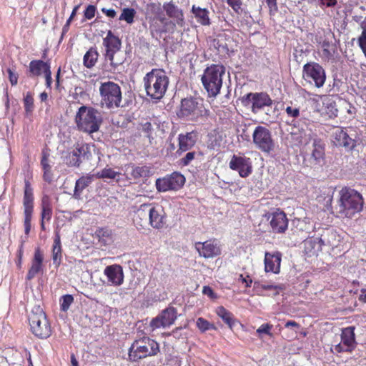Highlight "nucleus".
<instances>
[{"mask_svg":"<svg viewBox=\"0 0 366 366\" xmlns=\"http://www.w3.org/2000/svg\"><path fill=\"white\" fill-rule=\"evenodd\" d=\"M332 199L333 197L330 194L324 197L325 207L331 210V213L337 218L352 219L363 209L364 199L362 194L350 187H345L341 189L334 209L332 207Z\"/></svg>","mask_w":366,"mask_h":366,"instance_id":"1","label":"nucleus"},{"mask_svg":"<svg viewBox=\"0 0 366 366\" xmlns=\"http://www.w3.org/2000/svg\"><path fill=\"white\" fill-rule=\"evenodd\" d=\"M143 82L147 95L157 103L164 97L169 79L164 70L153 69L144 76Z\"/></svg>","mask_w":366,"mask_h":366,"instance_id":"2","label":"nucleus"},{"mask_svg":"<svg viewBox=\"0 0 366 366\" xmlns=\"http://www.w3.org/2000/svg\"><path fill=\"white\" fill-rule=\"evenodd\" d=\"M210 111L204 104V100L198 97H187L182 99L178 116L191 122H199L207 119Z\"/></svg>","mask_w":366,"mask_h":366,"instance_id":"3","label":"nucleus"},{"mask_svg":"<svg viewBox=\"0 0 366 366\" xmlns=\"http://www.w3.org/2000/svg\"><path fill=\"white\" fill-rule=\"evenodd\" d=\"M224 74L225 67L221 64H212L204 69L201 81L209 97H216L220 93Z\"/></svg>","mask_w":366,"mask_h":366,"instance_id":"4","label":"nucleus"},{"mask_svg":"<svg viewBox=\"0 0 366 366\" xmlns=\"http://www.w3.org/2000/svg\"><path fill=\"white\" fill-rule=\"evenodd\" d=\"M160 352L159 345L149 337L136 340L129 350V359L132 362L157 355Z\"/></svg>","mask_w":366,"mask_h":366,"instance_id":"5","label":"nucleus"},{"mask_svg":"<svg viewBox=\"0 0 366 366\" xmlns=\"http://www.w3.org/2000/svg\"><path fill=\"white\" fill-rule=\"evenodd\" d=\"M137 130L147 139L152 147L157 145L163 139L164 129L161 128L160 121L154 116L141 117L139 120Z\"/></svg>","mask_w":366,"mask_h":366,"instance_id":"6","label":"nucleus"},{"mask_svg":"<svg viewBox=\"0 0 366 366\" xmlns=\"http://www.w3.org/2000/svg\"><path fill=\"white\" fill-rule=\"evenodd\" d=\"M75 120L78 129L89 134L97 132L102 123V118L97 110L85 106L79 109Z\"/></svg>","mask_w":366,"mask_h":366,"instance_id":"7","label":"nucleus"},{"mask_svg":"<svg viewBox=\"0 0 366 366\" xmlns=\"http://www.w3.org/2000/svg\"><path fill=\"white\" fill-rule=\"evenodd\" d=\"M31 332L38 338L46 339L51 335V327L42 308L35 306L29 315Z\"/></svg>","mask_w":366,"mask_h":366,"instance_id":"8","label":"nucleus"},{"mask_svg":"<svg viewBox=\"0 0 366 366\" xmlns=\"http://www.w3.org/2000/svg\"><path fill=\"white\" fill-rule=\"evenodd\" d=\"M352 127H336L331 133V141L336 147L352 150L357 145V134Z\"/></svg>","mask_w":366,"mask_h":366,"instance_id":"9","label":"nucleus"},{"mask_svg":"<svg viewBox=\"0 0 366 366\" xmlns=\"http://www.w3.org/2000/svg\"><path fill=\"white\" fill-rule=\"evenodd\" d=\"M252 140L255 147L266 154L274 151L276 143L272 138V132L263 126H257L252 134Z\"/></svg>","mask_w":366,"mask_h":366,"instance_id":"10","label":"nucleus"},{"mask_svg":"<svg viewBox=\"0 0 366 366\" xmlns=\"http://www.w3.org/2000/svg\"><path fill=\"white\" fill-rule=\"evenodd\" d=\"M303 79L310 84H314L317 88H321L326 81L324 68L317 62H309L303 66Z\"/></svg>","mask_w":366,"mask_h":366,"instance_id":"11","label":"nucleus"},{"mask_svg":"<svg viewBox=\"0 0 366 366\" xmlns=\"http://www.w3.org/2000/svg\"><path fill=\"white\" fill-rule=\"evenodd\" d=\"M185 183V177L179 172H174L162 178L156 180V187L159 192H165L169 190H179Z\"/></svg>","mask_w":366,"mask_h":366,"instance_id":"12","label":"nucleus"},{"mask_svg":"<svg viewBox=\"0 0 366 366\" xmlns=\"http://www.w3.org/2000/svg\"><path fill=\"white\" fill-rule=\"evenodd\" d=\"M154 12V16L149 18V30L153 36H161L167 31V26L169 24L168 19L164 16L159 6L154 4L150 5Z\"/></svg>","mask_w":366,"mask_h":366,"instance_id":"13","label":"nucleus"},{"mask_svg":"<svg viewBox=\"0 0 366 366\" xmlns=\"http://www.w3.org/2000/svg\"><path fill=\"white\" fill-rule=\"evenodd\" d=\"M177 318V308L169 306L150 321L149 327L154 331L160 327H169L174 323Z\"/></svg>","mask_w":366,"mask_h":366,"instance_id":"14","label":"nucleus"},{"mask_svg":"<svg viewBox=\"0 0 366 366\" xmlns=\"http://www.w3.org/2000/svg\"><path fill=\"white\" fill-rule=\"evenodd\" d=\"M194 248L199 255L205 259L214 258L221 254V247L217 239H209L203 242L194 243Z\"/></svg>","mask_w":366,"mask_h":366,"instance_id":"15","label":"nucleus"},{"mask_svg":"<svg viewBox=\"0 0 366 366\" xmlns=\"http://www.w3.org/2000/svg\"><path fill=\"white\" fill-rule=\"evenodd\" d=\"M324 33V39L322 41H317V43L321 44L322 54L321 58L325 61H329L335 59V56L337 55V45L332 39H335V35L330 31H325L322 29Z\"/></svg>","mask_w":366,"mask_h":366,"instance_id":"16","label":"nucleus"},{"mask_svg":"<svg viewBox=\"0 0 366 366\" xmlns=\"http://www.w3.org/2000/svg\"><path fill=\"white\" fill-rule=\"evenodd\" d=\"M229 167L232 170L237 171L242 178H246L252 173V160L244 155L234 154L229 161Z\"/></svg>","mask_w":366,"mask_h":366,"instance_id":"17","label":"nucleus"},{"mask_svg":"<svg viewBox=\"0 0 366 366\" xmlns=\"http://www.w3.org/2000/svg\"><path fill=\"white\" fill-rule=\"evenodd\" d=\"M269 220V226L273 233L283 234L288 228V219L286 214L277 209L274 212H271L267 216Z\"/></svg>","mask_w":366,"mask_h":366,"instance_id":"18","label":"nucleus"},{"mask_svg":"<svg viewBox=\"0 0 366 366\" xmlns=\"http://www.w3.org/2000/svg\"><path fill=\"white\" fill-rule=\"evenodd\" d=\"M252 101L253 112L272 104V100L267 93H249L242 97V102L249 104Z\"/></svg>","mask_w":366,"mask_h":366,"instance_id":"19","label":"nucleus"},{"mask_svg":"<svg viewBox=\"0 0 366 366\" xmlns=\"http://www.w3.org/2000/svg\"><path fill=\"white\" fill-rule=\"evenodd\" d=\"M198 139V132L192 130L178 135V148L176 151L177 156H181L184 152L189 151L196 144Z\"/></svg>","mask_w":366,"mask_h":366,"instance_id":"20","label":"nucleus"},{"mask_svg":"<svg viewBox=\"0 0 366 366\" xmlns=\"http://www.w3.org/2000/svg\"><path fill=\"white\" fill-rule=\"evenodd\" d=\"M149 212V224L152 228L161 229L166 226L167 214L162 206L150 204Z\"/></svg>","mask_w":366,"mask_h":366,"instance_id":"21","label":"nucleus"},{"mask_svg":"<svg viewBox=\"0 0 366 366\" xmlns=\"http://www.w3.org/2000/svg\"><path fill=\"white\" fill-rule=\"evenodd\" d=\"M355 343V327H347L342 330L341 342L335 346L337 352H351Z\"/></svg>","mask_w":366,"mask_h":366,"instance_id":"22","label":"nucleus"},{"mask_svg":"<svg viewBox=\"0 0 366 366\" xmlns=\"http://www.w3.org/2000/svg\"><path fill=\"white\" fill-rule=\"evenodd\" d=\"M101 105L103 108L112 109L114 102V83L107 81L102 83L99 88Z\"/></svg>","mask_w":366,"mask_h":366,"instance_id":"23","label":"nucleus"},{"mask_svg":"<svg viewBox=\"0 0 366 366\" xmlns=\"http://www.w3.org/2000/svg\"><path fill=\"white\" fill-rule=\"evenodd\" d=\"M282 261V254L280 252L274 253L265 252L264 254V270L266 272L279 274Z\"/></svg>","mask_w":366,"mask_h":366,"instance_id":"24","label":"nucleus"},{"mask_svg":"<svg viewBox=\"0 0 366 366\" xmlns=\"http://www.w3.org/2000/svg\"><path fill=\"white\" fill-rule=\"evenodd\" d=\"M150 204H142L134 211L133 215L134 224L138 229L144 228L149 220Z\"/></svg>","mask_w":366,"mask_h":366,"instance_id":"25","label":"nucleus"},{"mask_svg":"<svg viewBox=\"0 0 366 366\" xmlns=\"http://www.w3.org/2000/svg\"><path fill=\"white\" fill-rule=\"evenodd\" d=\"M304 252L309 257L317 256L319 252L322 250V244L320 238H307L303 242Z\"/></svg>","mask_w":366,"mask_h":366,"instance_id":"26","label":"nucleus"},{"mask_svg":"<svg viewBox=\"0 0 366 366\" xmlns=\"http://www.w3.org/2000/svg\"><path fill=\"white\" fill-rule=\"evenodd\" d=\"M320 238L322 246H327L332 249L337 247L340 242V236L334 229H327Z\"/></svg>","mask_w":366,"mask_h":366,"instance_id":"27","label":"nucleus"},{"mask_svg":"<svg viewBox=\"0 0 366 366\" xmlns=\"http://www.w3.org/2000/svg\"><path fill=\"white\" fill-rule=\"evenodd\" d=\"M223 139L222 132L219 128L212 129L207 134V148L211 150L218 149L221 147Z\"/></svg>","mask_w":366,"mask_h":366,"instance_id":"28","label":"nucleus"},{"mask_svg":"<svg viewBox=\"0 0 366 366\" xmlns=\"http://www.w3.org/2000/svg\"><path fill=\"white\" fill-rule=\"evenodd\" d=\"M103 45L105 47L106 60H109L112 66L114 56V34L111 30L107 31V36L103 39Z\"/></svg>","mask_w":366,"mask_h":366,"instance_id":"29","label":"nucleus"},{"mask_svg":"<svg viewBox=\"0 0 366 366\" xmlns=\"http://www.w3.org/2000/svg\"><path fill=\"white\" fill-rule=\"evenodd\" d=\"M127 171L129 172L131 177L129 179H134L135 181L140 179L141 178L148 177L151 175V169L149 167L131 165L127 167Z\"/></svg>","mask_w":366,"mask_h":366,"instance_id":"30","label":"nucleus"},{"mask_svg":"<svg viewBox=\"0 0 366 366\" xmlns=\"http://www.w3.org/2000/svg\"><path fill=\"white\" fill-rule=\"evenodd\" d=\"M47 68L50 69V64L42 60H32L29 66V76L30 77L39 76L42 73L47 71Z\"/></svg>","mask_w":366,"mask_h":366,"instance_id":"31","label":"nucleus"},{"mask_svg":"<svg viewBox=\"0 0 366 366\" xmlns=\"http://www.w3.org/2000/svg\"><path fill=\"white\" fill-rule=\"evenodd\" d=\"M134 94L131 90L124 92V96L120 87L116 84V107H126L132 104Z\"/></svg>","mask_w":366,"mask_h":366,"instance_id":"32","label":"nucleus"},{"mask_svg":"<svg viewBox=\"0 0 366 366\" xmlns=\"http://www.w3.org/2000/svg\"><path fill=\"white\" fill-rule=\"evenodd\" d=\"M94 177V176L92 174H87L76 180L73 195L74 198L76 199L81 198L83 190L93 182Z\"/></svg>","mask_w":366,"mask_h":366,"instance_id":"33","label":"nucleus"},{"mask_svg":"<svg viewBox=\"0 0 366 366\" xmlns=\"http://www.w3.org/2000/svg\"><path fill=\"white\" fill-rule=\"evenodd\" d=\"M43 256L39 250L37 249L35 251L34 257L32 260L31 267H30L26 278L27 280L33 279L36 274H38L42 267Z\"/></svg>","mask_w":366,"mask_h":366,"instance_id":"34","label":"nucleus"},{"mask_svg":"<svg viewBox=\"0 0 366 366\" xmlns=\"http://www.w3.org/2000/svg\"><path fill=\"white\" fill-rule=\"evenodd\" d=\"M167 16L176 19L178 25L181 26L184 24V14L182 10H179L177 6L172 3H167L164 5Z\"/></svg>","mask_w":366,"mask_h":366,"instance_id":"35","label":"nucleus"},{"mask_svg":"<svg viewBox=\"0 0 366 366\" xmlns=\"http://www.w3.org/2000/svg\"><path fill=\"white\" fill-rule=\"evenodd\" d=\"M192 12L196 18L198 23L203 26H209L211 22L209 17V11L207 9H202L199 6L193 5Z\"/></svg>","mask_w":366,"mask_h":366,"instance_id":"36","label":"nucleus"},{"mask_svg":"<svg viewBox=\"0 0 366 366\" xmlns=\"http://www.w3.org/2000/svg\"><path fill=\"white\" fill-rule=\"evenodd\" d=\"M52 260L56 267H59L61 262V244L59 232H56L52 248Z\"/></svg>","mask_w":366,"mask_h":366,"instance_id":"37","label":"nucleus"},{"mask_svg":"<svg viewBox=\"0 0 366 366\" xmlns=\"http://www.w3.org/2000/svg\"><path fill=\"white\" fill-rule=\"evenodd\" d=\"M215 312L230 329L232 328L235 323V318L231 312L223 306H219L216 308Z\"/></svg>","mask_w":366,"mask_h":366,"instance_id":"38","label":"nucleus"},{"mask_svg":"<svg viewBox=\"0 0 366 366\" xmlns=\"http://www.w3.org/2000/svg\"><path fill=\"white\" fill-rule=\"evenodd\" d=\"M24 208L33 209L34 205V196H33V189L31 187V184L29 180H25L24 182Z\"/></svg>","mask_w":366,"mask_h":366,"instance_id":"39","label":"nucleus"},{"mask_svg":"<svg viewBox=\"0 0 366 366\" xmlns=\"http://www.w3.org/2000/svg\"><path fill=\"white\" fill-rule=\"evenodd\" d=\"M98 57H99V53H98L97 49L94 47L90 48L84 56V59H83L84 65L86 68H89V69L92 68L95 65V64L98 59Z\"/></svg>","mask_w":366,"mask_h":366,"instance_id":"40","label":"nucleus"},{"mask_svg":"<svg viewBox=\"0 0 366 366\" xmlns=\"http://www.w3.org/2000/svg\"><path fill=\"white\" fill-rule=\"evenodd\" d=\"M312 157L317 162L322 160L325 157V146L321 139H315L313 142Z\"/></svg>","mask_w":366,"mask_h":366,"instance_id":"41","label":"nucleus"},{"mask_svg":"<svg viewBox=\"0 0 366 366\" xmlns=\"http://www.w3.org/2000/svg\"><path fill=\"white\" fill-rule=\"evenodd\" d=\"M52 215L51 201L48 196H44L41 200V219L49 221Z\"/></svg>","mask_w":366,"mask_h":366,"instance_id":"42","label":"nucleus"},{"mask_svg":"<svg viewBox=\"0 0 366 366\" xmlns=\"http://www.w3.org/2000/svg\"><path fill=\"white\" fill-rule=\"evenodd\" d=\"M73 151L74 153H76L81 163L84 160L89 159L92 156L87 144H78V146Z\"/></svg>","mask_w":366,"mask_h":366,"instance_id":"43","label":"nucleus"},{"mask_svg":"<svg viewBox=\"0 0 366 366\" xmlns=\"http://www.w3.org/2000/svg\"><path fill=\"white\" fill-rule=\"evenodd\" d=\"M362 33L357 39V44L366 57V17L360 23Z\"/></svg>","mask_w":366,"mask_h":366,"instance_id":"44","label":"nucleus"},{"mask_svg":"<svg viewBox=\"0 0 366 366\" xmlns=\"http://www.w3.org/2000/svg\"><path fill=\"white\" fill-rule=\"evenodd\" d=\"M322 104L326 105L328 109L327 112H331L332 114L337 116V109L335 108L336 104L331 98L327 95H322L320 97Z\"/></svg>","mask_w":366,"mask_h":366,"instance_id":"45","label":"nucleus"},{"mask_svg":"<svg viewBox=\"0 0 366 366\" xmlns=\"http://www.w3.org/2000/svg\"><path fill=\"white\" fill-rule=\"evenodd\" d=\"M197 327L202 332H205L209 330H215L216 327L214 324L210 323L209 321L203 317H199L197 320Z\"/></svg>","mask_w":366,"mask_h":366,"instance_id":"46","label":"nucleus"},{"mask_svg":"<svg viewBox=\"0 0 366 366\" xmlns=\"http://www.w3.org/2000/svg\"><path fill=\"white\" fill-rule=\"evenodd\" d=\"M135 14L136 12L134 9H124L122 14L119 16V19L124 20L128 24H132L134 22Z\"/></svg>","mask_w":366,"mask_h":366,"instance_id":"47","label":"nucleus"},{"mask_svg":"<svg viewBox=\"0 0 366 366\" xmlns=\"http://www.w3.org/2000/svg\"><path fill=\"white\" fill-rule=\"evenodd\" d=\"M132 117L129 114H126L124 115L119 114L118 119L116 122V125L120 127L126 128L129 126V124L132 123Z\"/></svg>","mask_w":366,"mask_h":366,"instance_id":"48","label":"nucleus"},{"mask_svg":"<svg viewBox=\"0 0 366 366\" xmlns=\"http://www.w3.org/2000/svg\"><path fill=\"white\" fill-rule=\"evenodd\" d=\"M74 302V297L72 295H63L61 298H60V305H61V310L64 312H66L71 305Z\"/></svg>","mask_w":366,"mask_h":366,"instance_id":"49","label":"nucleus"},{"mask_svg":"<svg viewBox=\"0 0 366 366\" xmlns=\"http://www.w3.org/2000/svg\"><path fill=\"white\" fill-rule=\"evenodd\" d=\"M225 1L232 9V10L237 14H241L242 13V0H222Z\"/></svg>","mask_w":366,"mask_h":366,"instance_id":"50","label":"nucleus"},{"mask_svg":"<svg viewBox=\"0 0 366 366\" xmlns=\"http://www.w3.org/2000/svg\"><path fill=\"white\" fill-rule=\"evenodd\" d=\"M197 155V152H188L184 157L179 159V164L182 167L188 166L191 164V162L195 159Z\"/></svg>","mask_w":366,"mask_h":366,"instance_id":"51","label":"nucleus"},{"mask_svg":"<svg viewBox=\"0 0 366 366\" xmlns=\"http://www.w3.org/2000/svg\"><path fill=\"white\" fill-rule=\"evenodd\" d=\"M66 164L70 167H79L81 162L76 153L72 151L66 157Z\"/></svg>","mask_w":366,"mask_h":366,"instance_id":"52","label":"nucleus"},{"mask_svg":"<svg viewBox=\"0 0 366 366\" xmlns=\"http://www.w3.org/2000/svg\"><path fill=\"white\" fill-rule=\"evenodd\" d=\"M32 212L33 209H24V228L26 234H29L31 229Z\"/></svg>","mask_w":366,"mask_h":366,"instance_id":"53","label":"nucleus"},{"mask_svg":"<svg viewBox=\"0 0 366 366\" xmlns=\"http://www.w3.org/2000/svg\"><path fill=\"white\" fill-rule=\"evenodd\" d=\"M99 178L114 179V171L111 168H105L97 174Z\"/></svg>","mask_w":366,"mask_h":366,"instance_id":"54","label":"nucleus"},{"mask_svg":"<svg viewBox=\"0 0 366 366\" xmlns=\"http://www.w3.org/2000/svg\"><path fill=\"white\" fill-rule=\"evenodd\" d=\"M272 327H273L272 325L269 324V323L262 324L257 330V333H258L259 335L266 334V335H269V337H272V334L271 332Z\"/></svg>","mask_w":366,"mask_h":366,"instance_id":"55","label":"nucleus"},{"mask_svg":"<svg viewBox=\"0 0 366 366\" xmlns=\"http://www.w3.org/2000/svg\"><path fill=\"white\" fill-rule=\"evenodd\" d=\"M285 112L288 117L292 118H297L300 114V109L292 106L287 107Z\"/></svg>","mask_w":366,"mask_h":366,"instance_id":"56","label":"nucleus"},{"mask_svg":"<svg viewBox=\"0 0 366 366\" xmlns=\"http://www.w3.org/2000/svg\"><path fill=\"white\" fill-rule=\"evenodd\" d=\"M104 274L108 277L109 282L114 283V265H110L105 268Z\"/></svg>","mask_w":366,"mask_h":366,"instance_id":"57","label":"nucleus"},{"mask_svg":"<svg viewBox=\"0 0 366 366\" xmlns=\"http://www.w3.org/2000/svg\"><path fill=\"white\" fill-rule=\"evenodd\" d=\"M123 280L124 274L122 267L119 264H116V285L122 284Z\"/></svg>","mask_w":366,"mask_h":366,"instance_id":"58","label":"nucleus"},{"mask_svg":"<svg viewBox=\"0 0 366 366\" xmlns=\"http://www.w3.org/2000/svg\"><path fill=\"white\" fill-rule=\"evenodd\" d=\"M96 8L93 5H89L84 11V16L87 19H92L95 15Z\"/></svg>","mask_w":366,"mask_h":366,"instance_id":"59","label":"nucleus"},{"mask_svg":"<svg viewBox=\"0 0 366 366\" xmlns=\"http://www.w3.org/2000/svg\"><path fill=\"white\" fill-rule=\"evenodd\" d=\"M277 1V0H266L270 14H274L278 10Z\"/></svg>","mask_w":366,"mask_h":366,"instance_id":"60","label":"nucleus"},{"mask_svg":"<svg viewBox=\"0 0 366 366\" xmlns=\"http://www.w3.org/2000/svg\"><path fill=\"white\" fill-rule=\"evenodd\" d=\"M202 293L204 295L208 296L211 299H215L217 297L216 294L214 292L213 290L209 286H204L202 289Z\"/></svg>","mask_w":366,"mask_h":366,"instance_id":"61","label":"nucleus"},{"mask_svg":"<svg viewBox=\"0 0 366 366\" xmlns=\"http://www.w3.org/2000/svg\"><path fill=\"white\" fill-rule=\"evenodd\" d=\"M239 281L244 284L246 287H250L252 283V280L249 275L244 277L243 274H240L239 277Z\"/></svg>","mask_w":366,"mask_h":366,"instance_id":"62","label":"nucleus"},{"mask_svg":"<svg viewBox=\"0 0 366 366\" xmlns=\"http://www.w3.org/2000/svg\"><path fill=\"white\" fill-rule=\"evenodd\" d=\"M7 71L9 74V81L11 85H16L18 81L17 74H15L11 69H8Z\"/></svg>","mask_w":366,"mask_h":366,"instance_id":"63","label":"nucleus"},{"mask_svg":"<svg viewBox=\"0 0 366 366\" xmlns=\"http://www.w3.org/2000/svg\"><path fill=\"white\" fill-rule=\"evenodd\" d=\"M24 104H25L26 110L27 112L30 111L33 106L32 97L29 95H26V97L24 98Z\"/></svg>","mask_w":366,"mask_h":366,"instance_id":"64","label":"nucleus"}]
</instances>
